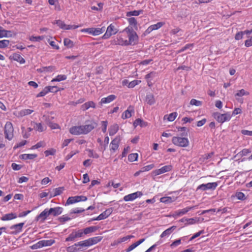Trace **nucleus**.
Here are the masks:
<instances>
[{"instance_id":"obj_1","label":"nucleus","mask_w":252,"mask_h":252,"mask_svg":"<svg viewBox=\"0 0 252 252\" xmlns=\"http://www.w3.org/2000/svg\"><path fill=\"white\" fill-rule=\"evenodd\" d=\"M123 33H125L126 37L128 38L127 40L128 46L134 45L137 44L138 42V36L137 33L134 31L132 27L129 26L126 27L122 31Z\"/></svg>"},{"instance_id":"obj_2","label":"nucleus","mask_w":252,"mask_h":252,"mask_svg":"<svg viewBox=\"0 0 252 252\" xmlns=\"http://www.w3.org/2000/svg\"><path fill=\"white\" fill-rule=\"evenodd\" d=\"M213 116L216 121L220 123H223L225 122L229 121L231 118V115L230 112H227L224 114L215 112L213 114Z\"/></svg>"},{"instance_id":"obj_3","label":"nucleus","mask_w":252,"mask_h":252,"mask_svg":"<svg viewBox=\"0 0 252 252\" xmlns=\"http://www.w3.org/2000/svg\"><path fill=\"white\" fill-rule=\"evenodd\" d=\"M172 143L176 146L181 147H187L189 145V141L187 138L174 136L172 139Z\"/></svg>"},{"instance_id":"obj_4","label":"nucleus","mask_w":252,"mask_h":252,"mask_svg":"<svg viewBox=\"0 0 252 252\" xmlns=\"http://www.w3.org/2000/svg\"><path fill=\"white\" fill-rule=\"evenodd\" d=\"M14 128L12 123L7 122L4 126V137L8 140L12 139L14 136Z\"/></svg>"},{"instance_id":"obj_5","label":"nucleus","mask_w":252,"mask_h":252,"mask_svg":"<svg viewBox=\"0 0 252 252\" xmlns=\"http://www.w3.org/2000/svg\"><path fill=\"white\" fill-rule=\"evenodd\" d=\"M105 27L100 28H89L86 29H83L81 30L82 32H87L92 35L96 36L98 35L105 31Z\"/></svg>"},{"instance_id":"obj_6","label":"nucleus","mask_w":252,"mask_h":252,"mask_svg":"<svg viewBox=\"0 0 252 252\" xmlns=\"http://www.w3.org/2000/svg\"><path fill=\"white\" fill-rule=\"evenodd\" d=\"M127 37L125 33H123L122 31L120 32V34L117 35L116 37L114 39V43L115 45L121 46H128L127 42Z\"/></svg>"},{"instance_id":"obj_7","label":"nucleus","mask_w":252,"mask_h":252,"mask_svg":"<svg viewBox=\"0 0 252 252\" xmlns=\"http://www.w3.org/2000/svg\"><path fill=\"white\" fill-rule=\"evenodd\" d=\"M83 237L82 229H73L72 232L66 238L65 241H75L77 239Z\"/></svg>"},{"instance_id":"obj_8","label":"nucleus","mask_w":252,"mask_h":252,"mask_svg":"<svg viewBox=\"0 0 252 252\" xmlns=\"http://www.w3.org/2000/svg\"><path fill=\"white\" fill-rule=\"evenodd\" d=\"M218 184L217 182L208 183L207 184H202L198 186L196 190H201L202 191H205L207 190H215Z\"/></svg>"},{"instance_id":"obj_9","label":"nucleus","mask_w":252,"mask_h":252,"mask_svg":"<svg viewBox=\"0 0 252 252\" xmlns=\"http://www.w3.org/2000/svg\"><path fill=\"white\" fill-rule=\"evenodd\" d=\"M118 32V30L115 27V25L111 24L107 28L105 33L102 36V38L108 39L112 35H114Z\"/></svg>"},{"instance_id":"obj_10","label":"nucleus","mask_w":252,"mask_h":252,"mask_svg":"<svg viewBox=\"0 0 252 252\" xmlns=\"http://www.w3.org/2000/svg\"><path fill=\"white\" fill-rule=\"evenodd\" d=\"M87 200V197L83 195L69 197L65 203V205L72 204L80 201H85Z\"/></svg>"},{"instance_id":"obj_11","label":"nucleus","mask_w":252,"mask_h":252,"mask_svg":"<svg viewBox=\"0 0 252 252\" xmlns=\"http://www.w3.org/2000/svg\"><path fill=\"white\" fill-rule=\"evenodd\" d=\"M172 169V166L171 165H167L164 166L159 169L153 171L152 174L153 176H156L161 174L170 171Z\"/></svg>"},{"instance_id":"obj_12","label":"nucleus","mask_w":252,"mask_h":252,"mask_svg":"<svg viewBox=\"0 0 252 252\" xmlns=\"http://www.w3.org/2000/svg\"><path fill=\"white\" fill-rule=\"evenodd\" d=\"M97 126V124L94 122H91L89 124L81 126L83 134H86L91 132Z\"/></svg>"},{"instance_id":"obj_13","label":"nucleus","mask_w":252,"mask_h":252,"mask_svg":"<svg viewBox=\"0 0 252 252\" xmlns=\"http://www.w3.org/2000/svg\"><path fill=\"white\" fill-rule=\"evenodd\" d=\"M143 195V193L141 191H136L135 192L125 195L124 197V200L125 201H132L138 197H140Z\"/></svg>"},{"instance_id":"obj_14","label":"nucleus","mask_w":252,"mask_h":252,"mask_svg":"<svg viewBox=\"0 0 252 252\" xmlns=\"http://www.w3.org/2000/svg\"><path fill=\"white\" fill-rule=\"evenodd\" d=\"M102 239L100 236H96L84 240L87 247H90L99 242Z\"/></svg>"},{"instance_id":"obj_15","label":"nucleus","mask_w":252,"mask_h":252,"mask_svg":"<svg viewBox=\"0 0 252 252\" xmlns=\"http://www.w3.org/2000/svg\"><path fill=\"white\" fill-rule=\"evenodd\" d=\"M24 224V222H21L11 225L10 227V229L13 231L10 233L15 235L21 232L22 231V228Z\"/></svg>"},{"instance_id":"obj_16","label":"nucleus","mask_w":252,"mask_h":252,"mask_svg":"<svg viewBox=\"0 0 252 252\" xmlns=\"http://www.w3.org/2000/svg\"><path fill=\"white\" fill-rule=\"evenodd\" d=\"M120 137H116L111 142L110 144V151L114 153L118 149L119 146V143L120 142Z\"/></svg>"},{"instance_id":"obj_17","label":"nucleus","mask_w":252,"mask_h":252,"mask_svg":"<svg viewBox=\"0 0 252 252\" xmlns=\"http://www.w3.org/2000/svg\"><path fill=\"white\" fill-rule=\"evenodd\" d=\"M49 215L48 209H45L39 215L36 216L35 220L36 221L43 222Z\"/></svg>"},{"instance_id":"obj_18","label":"nucleus","mask_w":252,"mask_h":252,"mask_svg":"<svg viewBox=\"0 0 252 252\" xmlns=\"http://www.w3.org/2000/svg\"><path fill=\"white\" fill-rule=\"evenodd\" d=\"M69 131L71 134L74 135L83 134L81 126H72L69 128Z\"/></svg>"},{"instance_id":"obj_19","label":"nucleus","mask_w":252,"mask_h":252,"mask_svg":"<svg viewBox=\"0 0 252 252\" xmlns=\"http://www.w3.org/2000/svg\"><path fill=\"white\" fill-rule=\"evenodd\" d=\"M112 208H110L106 209L105 211L103 212L98 216L96 217V219L98 220H104L108 218L112 213Z\"/></svg>"},{"instance_id":"obj_20","label":"nucleus","mask_w":252,"mask_h":252,"mask_svg":"<svg viewBox=\"0 0 252 252\" xmlns=\"http://www.w3.org/2000/svg\"><path fill=\"white\" fill-rule=\"evenodd\" d=\"M63 208L61 207H56L54 208H51L48 209L49 213L50 215L54 216H57L61 214L63 212Z\"/></svg>"},{"instance_id":"obj_21","label":"nucleus","mask_w":252,"mask_h":252,"mask_svg":"<svg viewBox=\"0 0 252 252\" xmlns=\"http://www.w3.org/2000/svg\"><path fill=\"white\" fill-rule=\"evenodd\" d=\"M134 112L133 107L131 106H129L126 110L122 115V118L123 119H126L129 118L131 117V113Z\"/></svg>"},{"instance_id":"obj_22","label":"nucleus","mask_w":252,"mask_h":252,"mask_svg":"<svg viewBox=\"0 0 252 252\" xmlns=\"http://www.w3.org/2000/svg\"><path fill=\"white\" fill-rule=\"evenodd\" d=\"M116 98V95L114 94H111L108 95L106 97H103L101 99V100L99 102V103L101 105H102L103 104L105 103H109L113 101L114 100H115Z\"/></svg>"},{"instance_id":"obj_23","label":"nucleus","mask_w":252,"mask_h":252,"mask_svg":"<svg viewBox=\"0 0 252 252\" xmlns=\"http://www.w3.org/2000/svg\"><path fill=\"white\" fill-rule=\"evenodd\" d=\"M17 217V215L16 213H11L4 215L0 219L2 221H8L16 219Z\"/></svg>"},{"instance_id":"obj_24","label":"nucleus","mask_w":252,"mask_h":252,"mask_svg":"<svg viewBox=\"0 0 252 252\" xmlns=\"http://www.w3.org/2000/svg\"><path fill=\"white\" fill-rule=\"evenodd\" d=\"M95 107V104L92 101H88L81 106V109L83 111H86L90 108H94Z\"/></svg>"},{"instance_id":"obj_25","label":"nucleus","mask_w":252,"mask_h":252,"mask_svg":"<svg viewBox=\"0 0 252 252\" xmlns=\"http://www.w3.org/2000/svg\"><path fill=\"white\" fill-rule=\"evenodd\" d=\"M97 229V228L96 226H90L87 228H85L83 229H82V232L83 233V236H84V235H87L88 234H90L91 233L94 232Z\"/></svg>"},{"instance_id":"obj_26","label":"nucleus","mask_w":252,"mask_h":252,"mask_svg":"<svg viewBox=\"0 0 252 252\" xmlns=\"http://www.w3.org/2000/svg\"><path fill=\"white\" fill-rule=\"evenodd\" d=\"M12 59L21 64H23L25 63V59L19 54H13L12 56Z\"/></svg>"},{"instance_id":"obj_27","label":"nucleus","mask_w":252,"mask_h":252,"mask_svg":"<svg viewBox=\"0 0 252 252\" xmlns=\"http://www.w3.org/2000/svg\"><path fill=\"white\" fill-rule=\"evenodd\" d=\"M13 36V32L11 31L0 30V38L10 37Z\"/></svg>"},{"instance_id":"obj_28","label":"nucleus","mask_w":252,"mask_h":252,"mask_svg":"<svg viewBox=\"0 0 252 252\" xmlns=\"http://www.w3.org/2000/svg\"><path fill=\"white\" fill-rule=\"evenodd\" d=\"M176 226H172L170 228L164 230L160 235L161 238H163L165 237H168L169 235L172 233V232L175 229Z\"/></svg>"},{"instance_id":"obj_29","label":"nucleus","mask_w":252,"mask_h":252,"mask_svg":"<svg viewBox=\"0 0 252 252\" xmlns=\"http://www.w3.org/2000/svg\"><path fill=\"white\" fill-rule=\"evenodd\" d=\"M176 200L175 197L164 196L160 198V202L166 204L172 203Z\"/></svg>"},{"instance_id":"obj_30","label":"nucleus","mask_w":252,"mask_h":252,"mask_svg":"<svg viewBox=\"0 0 252 252\" xmlns=\"http://www.w3.org/2000/svg\"><path fill=\"white\" fill-rule=\"evenodd\" d=\"M119 129V126L117 124H114L110 126L109 128V133L110 136L115 134Z\"/></svg>"},{"instance_id":"obj_31","label":"nucleus","mask_w":252,"mask_h":252,"mask_svg":"<svg viewBox=\"0 0 252 252\" xmlns=\"http://www.w3.org/2000/svg\"><path fill=\"white\" fill-rule=\"evenodd\" d=\"M147 123L144 122L141 119H137L135 120L133 123V126L134 127H136L138 126H140L141 127H145L147 126Z\"/></svg>"},{"instance_id":"obj_32","label":"nucleus","mask_w":252,"mask_h":252,"mask_svg":"<svg viewBox=\"0 0 252 252\" xmlns=\"http://www.w3.org/2000/svg\"><path fill=\"white\" fill-rule=\"evenodd\" d=\"M146 101L148 104L151 105L154 104L156 102L154 95L151 94H147Z\"/></svg>"},{"instance_id":"obj_33","label":"nucleus","mask_w":252,"mask_h":252,"mask_svg":"<svg viewBox=\"0 0 252 252\" xmlns=\"http://www.w3.org/2000/svg\"><path fill=\"white\" fill-rule=\"evenodd\" d=\"M21 156L22 159L27 160L33 159L36 158L37 155L36 154H22Z\"/></svg>"},{"instance_id":"obj_34","label":"nucleus","mask_w":252,"mask_h":252,"mask_svg":"<svg viewBox=\"0 0 252 252\" xmlns=\"http://www.w3.org/2000/svg\"><path fill=\"white\" fill-rule=\"evenodd\" d=\"M42 248L43 247L50 246L55 243V241L52 239L43 240L40 241Z\"/></svg>"},{"instance_id":"obj_35","label":"nucleus","mask_w":252,"mask_h":252,"mask_svg":"<svg viewBox=\"0 0 252 252\" xmlns=\"http://www.w3.org/2000/svg\"><path fill=\"white\" fill-rule=\"evenodd\" d=\"M128 22L130 27L132 26L135 29H137V22L134 17L129 18L127 19Z\"/></svg>"},{"instance_id":"obj_36","label":"nucleus","mask_w":252,"mask_h":252,"mask_svg":"<svg viewBox=\"0 0 252 252\" xmlns=\"http://www.w3.org/2000/svg\"><path fill=\"white\" fill-rule=\"evenodd\" d=\"M177 115H178V114L177 112H173V113H170L168 115H165L164 116V119H165L166 117H167V120L169 122H172L176 119Z\"/></svg>"},{"instance_id":"obj_37","label":"nucleus","mask_w":252,"mask_h":252,"mask_svg":"<svg viewBox=\"0 0 252 252\" xmlns=\"http://www.w3.org/2000/svg\"><path fill=\"white\" fill-rule=\"evenodd\" d=\"M187 236L182 237L181 238L174 241L171 245L170 247L172 248H174L179 245L181 243V241H185Z\"/></svg>"},{"instance_id":"obj_38","label":"nucleus","mask_w":252,"mask_h":252,"mask_svg":"<svg viewBox=\"0 0 252 252\" xmlns=\"http://www.w3.org/2000/svg\"><path fill=\"white\" fill-rule=\"evenodd\" d=\"M33 112V111L32 110L29 109H25L21 110L19 113V115L21 117H23L26 115H30Z\"/></svg>"},{"instance_id":"obj_39","label":"nucleus","mask_w":252,"mask_h":252,"mask_svg":"<svg viewBox=\"0 0 252 252\" xmlns=\"http://www.w3.org/2000/svg\"><path fill=\"white\" fill-rule=\"evenodd\" d=\"M33 128L39 132H42L45 129V127L43 126L41 123H34Z\"/></svg>"},{"instance_id":"obj_40","label":"nucleus","mask_w":252,"mask_h":252,"mask_svg":"<svg viewBox=\"0 0 252 252\" xmlns=\"http://www.w3.org/2000/svg\"><path fill=\"white\" fill-rule=\"evenodd\" d=\"M63 44L64 46L68 48H72L74 46V44L72 41L69 38H66L63 40Z\"/></svg>"},{"instance_id":"obj_41","label":"nucleus","mask_w":252,"mask_h":252,"mask_svg":"<svg viewBox=\"0 0 252 252\" xmlns=\"http://www.w3.org/2000/svg\"><path fill=\"white\" fill-rule=\"evenodd\" d=\"M66 79V76L65 75H58L56 78L53 79L51 82H60Z\"/></svg>"},{"instance_id":"obj_42","label":"nucleus","mask_w":252,"mask_h":252,"mask_svg":"<svg viewBox=\"0 0 252 252\" xmlns=\"http://www.w3.org/2000/svg\"><path fill=\"white\" fill-rule=\"evenodd\" d=\"M142 12V10H133L127 12L126 13V16L127 17L131 16H137L140 14Z\"/></svg>"},{"instance_id":"obj_43","label":"nucleus","mask_w":252,"mask_h":252,"mask_svg":"<svg viewBox=\"0 0 252 252\" xmlns=\"http://www.w3.org/2000/svg\"><path fill=\"white\" fill-rule=\"evenodd\" d=\"M138 156L137 153L130 154L128 156V160L130 162L136 161L137 159Z\"/></svg>"},{"instance_id":"obj_44","label":"nucleus","mask_w":252,"mask_h":252,"mask_svg":"<svg viewBox=\"0 0 252 252\" xmlns=\"http://www.w3.org/2000/svg\"><path fill=\"white\" fill-rule=\"evenodd\" d=\"M72 218L67 215H63L59 218V220L62 223L70 220Z\"/></svg>"},{"instance_id":"obj_45","label":"nucleus","mask_w":252,"mask_h":252,"mask_svg":"<svg viewBox=\"0 0 252 252\" xmlns=\"http://www.w3.org/2000/svg\"><path fill=\"white\" fill-rule=\"evenodd\" d=\"M198 220L197 218L187 219L186 220V223L185 225H188L195 224Z\"/></svg>"},{"instance_id":"obj_46","label":"nucleus","mask_w":252,"mask_h":252,"mask_svg":"<svg viewBox=\"0 0 252 252\" xmlns=\"http://www.w3.org/2000/svg\"><path fill=\"white\" fill-rule=\"evenodd\" d=\"M77 247H78V245H76V243H75L73 245L68 247L67 248V251L68 252H74L80 251V249L77 248Z\"/></svg>"},{"instance_id":"obj_47","label":"nucleus","mask_w":252,"mask_h":252,"mask_svg":"<svg viewBox=\"0 0 252 252\" xmlns=\"http://www.w3.org/2000/svg\"><path fill=\"white\" fill-rule=\"evenodd\" d=\"M46 124L49 126L51 127V129H55L60 128V127L58 124L55 123H53V122L48 121V123Z\"/></svg>"},{"instance_id":"obj_48","label":"nucleus","mask_w":252,"mask_h":252,"mask_svg":"<svg viewBox=\"0 0 252 252\" xmlns=\"http://www.w3.org/2000/svg\"><path fill=\"white\" fill-rule=\"evenodd\" d=\"M44 38V36H32L30 37L29 39L31 41H39L41 40H43Z\"/></svg>"},{"instance_id":"obj_49","label":"nucleus","mask_w":252,"mask_h":252,"mask_svg":"<svg viewBox=\"0 0 252 252\" xmlns=\"http://www.w3.org/2000/svg\"><path fill=\"white\" fill-rule=\"evenodd\" d=\"M235 196L239 200H244L246 199L244 193L240 191L236 192Z\"/></svg>"},{"instance_id":"obj_50","label":"nucleus","mask_w":252,"mask_h":252,"mask_svg":"<svg viewBox=\"0 0 252 252\" xmlns=\"http://www.w3.org/2000/svg\"><path fill=\"white\" fill-rule=\"evenodd\" d=\"M9 44L8 40H0V48H4L7 47Z\"/></svg>"},{"instance_id":"obj_51","label":"nucleus","mask_w":252,"mask_h":252,"mask_svg":"<svg viewBox=\"0 0 252 252\" xmlns=\"http://www.w3.org/2000/svg\"><path fill=\"white\" fill-rule=\"evenodd\" d=\"M49 91L50 90H48L47 88H46L45 87L41 92L37 94L36 97H39L44 96L49 92Z\"/></svg>"},{"instance_id":"obj_52","label":"nucleus","mask_w":252,"mask_h":252,"mask_svg":"<svg viewBox=\"0 0 252 252\" xmlns=\"http://www.w3.org/2000/svg\"><path fill=\"white\" fill-rule=\"evenodd\" d=\"M251 152L252 151L250 149H244L243 150H242L241 152H240L239 153V155L241 157H243V156H245L247 155L248 154L251 153Z\"/></svg>"},{"instance_id":"obj_53","label":"nucleus","mask_w":252,"mask_h":252,"mask_svg":"<svg viewBox=\"0 0 252 252\" xmlns=\"http://www.w3.org/2000/svg\"><path fill=\"white\" fill-rule=\"evenodd\" d=\"M85 211V209L82 208H76L71 210L70 214H78Z\"/></svg>"},{"instance_id":"obj_54","label":"nucleus","mask_w":252,"mask_h":252,"mask_svg":"<svg viewBox=\"0 0 252 252\" xmlns=\"http://www.w3.org/2000/svg\"><path fill=\"white\" fill-rule=\"evenodd\" d=\"M195 206L192 207H188L183 209L180 210L181 215L183 216L186 214H187L189 211L194 209Z\"/></svg>"},{"instance_id":"obj_55","label":"nucleus","mask_w":252,"mask_h":252,"mask_svg":"<svg viewBox=\"0 0 252 252\" xmlns=\"http://www.w3.org/2000/svg\"><path fill=\"white\" fill-rule=\"evenodd\" d=\"M45 154L46 157H48L50 155H54L56 153V150L54 149H50L49 150H46L45 151Z\"/></svg>"},{"instance_id":"obj_56","label":"nucleus","mask_w":252,"mask_h":252,"mask_svg":"<svg viewBox=\"0 0 252 252\" xmlns=\"http://www.w3.org/2000/svg\"><path fill=\"white\" fill-rule=\"evenodd\" d=\"M164 23L163 22H158L156 24L151 25V27L153 29V30H158L160 28H161L163 25Z\"/></svg>"},{"instance_id":"obj_57","label":"nucleus","mask_w":252,"mask_h":252,"mask_svg":"<svg viewBox=\"0 0 252 252\" xmlns=\"http://www.w3.org/2000/svg\"><path fill=\"white\" fill-rule=\"evenodd\" d=\"M190 104L191 105H195L196 106H201L202 104L201 101L197 100L195 99H192L190 101Z\"/></svg>"},{"instance_id":"obj_58","label":"nucleus","mask_w":252,"mask_h":252,"mask_svg":"<svg viewBox=\"0 0 252 252\" xmlns=\"http://www.w3.org/2000/svg\"><path fill=\"white\" fill-rule=\"evenodd\" d=\"M155 167V165L154 164H149L148 165H146L141 168L142 171L143 172L145 171H148L151 169H152Z\"/></svg>"},{"instance_id":"obj_59","label":"nucleus","mask_w":252,"mask_h":252,"mask_svg":"<svg viewBox=\"0 0 252 252\" xmlns=\"http://www.w3.org/2000/svg\"><path fill=\"white\" fill-rule=\"evenodd\" d=\"M46 88H47L48 90H49V92L52 93H56L60 91L59 89H58V87L57 86H46Z\"/></svg>"},{"instance_id":"obj_60","label":"nucleus","mask_w":252,"mask_h":252,"mask_svg":"<svg viewBox=\"0 0 252 252\" xmlns=\"http://www.w3.org/2000/svg\"><path fill=\"white\" fill-rule=\"evenodd\" d=\"M63 189V188H56L54 189V196H56L60 195L62 193Z\"/></svg>"},{"instance_id":"obj_61","label":"nucleus","mask_w":252,"mask_h":252,"mask_svg":"<svg viewBox=\"0 0 252 252\" xmlns=\"http://www.w3.org/2000/svg\"><path fill=\"white\" fill-rule=\"evenodd\" d=\"M120 183H114L113 181H110L107 185V187L113 186L114 188L117 189L120 186Z\"/></svg>"},{"instance_id":"obj_62","label":"nucleus","mask_w":252,"mask_h":252,"mask_svg":"<svg viewBox=\"0 0 252 252\" xmlns=\"http://www.w3.org/2000/svg\"><path fill=\"white\" fill-rule=\"evenodd\" d=\"M244 34H245L244 31L237 32L235 36V39L237 40L242 39Z\"/></svg>"},{"instance_id":"obj_63","label":"nucleus","mask_w":252,"mask_h":252,"mask_svg":"<svg viewBox=\"0 0 252 252\" xmlns=\"http://www.w3.org/2000/svg\"><path fill=\"white\" fill-rule=\"evenodd\" d=\"M177 128L179 131L182 132V133L181 134L182 136H186L187 135V128L186 127H179Z\"/></svg>"},{"instance_id":"obj_64","label":"nucleus","mask_w":252,"mask_h":252,"mask_svg":"<svg viewBox=\"0 0 252 252\" xmlns=\"http://www.w3.org/2000/svg\"><path fill=\"white\" fill-rule=\"evenodd\" d=\"M139 81L138 80H133L132 81H131L130 82L128 83V84L127 85L128 87L129 88H132L134 87L136 85L138 84V82Z\"/></svg>"}]
</instances>
